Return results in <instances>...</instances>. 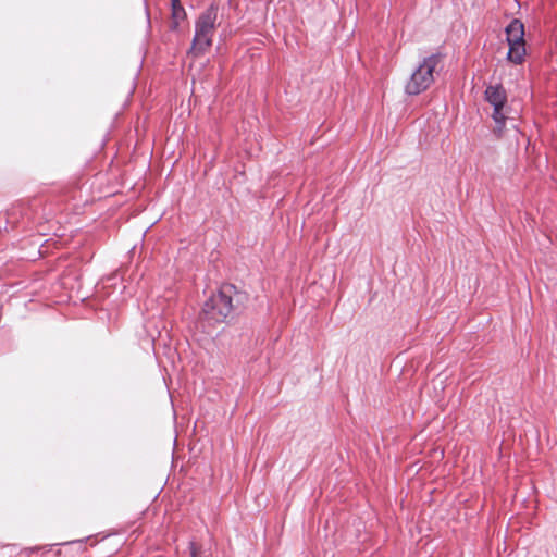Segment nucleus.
Returning a JSON list of instances; mask_svg holds the SVG:
<instances>
[{"label": "nucleus", "instance_id": "7", "mask_svg": "<svg viewBox=\"0 0 557 557\" xmlns=\"http://www.w3.org/2000/svg\"><path fill=\"white\" fill-rule=\"evenodd\" d=\"M176 2H178V0H174V3H173V5H174V15L175 16L178 15V12L176 10Z\"/></svg>", "mask_w": 557, "mask_h": 557}, {"label": "nucleus", "instance_id": "6", "mask_svg": "<svg viewBox=\"0 0 557 557\" xmlns=\"http://www.w3.org/2000/svg\"><path fill=\"white\" fill-rule=\"evenodd\" d=\"M210 46H211V37L210 36L195 34L194 41H193V50L194 51L202 52Z\"/></svg>", "mask_w": 557, "mask_h": 557}, {"label": "nucleus", "instance_id": "5", "mask_svg": "<svg viewBox=\"0 0 557 557\" xmlns=\"http://www.w3.org/2000/svg\"><path fill=\"white\" fill-rule=\"evenodd\" d=\"M216 20V11L214 9L207 10L196 24V34L208 35L212 37L214 24Z\"/></svg>", "mask_w": 557, "mask_h": 557}, {"label": "nucleus", "instance_id": "4", "mask_svg": "<svg viewBox=\"0 0 557 557\" xmlns=\"http://www.w3.org/2000/svg\"><path fill=\"white\" fill-rule=\"evenodd\" d=\"M485 99L494 108L492 116L497 125L496 131L500 132L506 119L503 113L507 100L506 91L500 85H491L485 90Z\"/></svg>", "mask_w": 557, "mask_h": 557}, {"label": "nucleus", "instance_id": "2", "mask_svg": "<svg viewBox=\"0 0 557 557\" xmlns=\"http://www.w3.org/2000/svg\"><path fill=\"white\" fill-rule=\"evenodd\" d=\"M236 295L232 285L223 286L220 292L211 296L203 306L202 313L208 320L224 321L233 310V297Z\"/></svg>", "mask_w": 557, "mask_h": 557}, {"label": "nucleus", "instance_id": "8", "mask_svg": "<svg viewBox=\"0 0 557 557\" xmlns=\"http://www.w3.org/2000/svg\"><path fill=\"white\" fill-rule=\"evenodd\" d=\"M191 557H196V552L195 550L191 552Z\"/></svg>", "mask_w": 557, "mask_h": 557}, {"label": "nucleus", "instance_id": "3", "mask_svg": "<svg viewBox=\"0 0 557 557\" xmlns=\"http://www.w3.org/2000/svg\"><path fill=\"white\" fill-rule=\"evenodd\" d=\"M509 51L507 58L510 62L520 64L525 55L524 27L519 20H513L506 27Z\"/></svg>", "mask_w": 557, "mask_h": 557}, {"label": "nucleus", "instance_id": "1", "mask_svg": "<svg viewBox=\"0 0 557 557\" xmlns=\"http://www.w3.org/2000/svg\"><path fill=\"white\" fill-rule=\"evenodd\" d=\"M441 63L440 54L425 57L412 72L410 79L406 84L408 95H419L428 89L434 82V72Z\"/></svg>", "mask_w": 557, "mask_h": 557}]
</instances>
